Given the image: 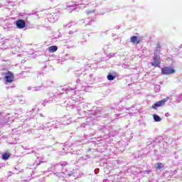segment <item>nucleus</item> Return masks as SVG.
<instances>
[{
	"mask_svg": "<svg viewBox=\"0 0 182 182\" xmlns=\"http://www.w3.org/2000/svg\"><path fill=\"white\" fill-rule=\"evenodd\" d=\"M152 66H160V50L156 49L154 51V62L151 63Z\"/></svg>",
	"mask_w": 182,
	"mask_h": 182,
	"instance_id": "f257e3e1",
	"label": "nucleus"
},
{
	"mask_svg": "<svg viewBox=\"0 0 182 182\" xmlns=\"http://www.w3.org/2000/svg\"><path fill=\"white\" fill-rule=\"evenodd\" d=\"M161 73L163 75H173V73H176V70L170 67H164L161 69Z\"/></svg>",
	"mask_w": 182,
	"mask_h": 182,
	"instance_id": "f03ea898",
	"label": "nucleus"
},
{
	"mask_svg": "<svg viewBox=\"0 0 182 182\" xmlns=\"http://www.w3.org/2000/svg\"><path fill=\"white\" fill-rule=\"evenodd\" d=\"M167 100H168V98H164V100L156 102L154 105H152V109H154V110H157V107H161V106H164Z\"/></svg>",
	"mask_w": 182,
	"mask_h": 182,
	"instance_id": "7ed1b4c3",
	"label": "nucleus"
},
{
	"mask_svg": "<svg viewBox=\"0 0 182 182\" xmlns=\"http://www.w3.org/2000/svg\"><path fill=\"white\" fill-rule=\"evenodd\" d=\"M6 83H12L14 82V74L11 72H7L5 73Z\"/></svg>",
	"mask_w": 182,
	"mask_h": 182,
	"instance_id": "20e7f679",
	"label": "nucleus"
},
{
	"mask_svg": "<svg viewBox=\"0 0 182 182\" xmlns=\"http://www.w3.org/2000/svg\"><path fill=\"white\" fill-rule=\"evenodd\" d=\"M16 26L18 28V29H23V28L26 26V23H25V21L23 19H20L16 21Z\"/></svg>",
	"mask_w": 182,
	"mask_h": 182,
	"instance_id": "39448f33",
	"label": "nucleus"
},
{
	"mask_svg": "<svg viewBox=\"0 0 182 182\" xmlns=\"http://www.w3.org/2000/svg\"><path fill=\"white\" fill-rule=\"evenodd\" d=\"M131 42L132 43H136V45H139V43H140V41H139V39L137 38V36H136L131 37Z\"/></svg>",
	"mask_w": 182,
	"mask_h": 182,
	"instance_id": "423d86ee",
	"label": "nucleus"
},
{
	"mask_svg": "<svg viewBox=\"0 0 182 182\" xmlns=\"http://www.w3.org/2000/svg\"><path fill=\"white\" fill-rule=\"evenodd\" d=\"M56 50H58V46H52L49 48L50 52L53 53V52H56Z\"/></svg>",
	"mask_w": 182,
	"mask_h": 182,
	"instance_id": "0eeeda50",
	"label": "nucleus"
},
{
	"mask_svg": "<svg viewBox=\"0 0 182 182\" xmlns=\"http://www.w3.org/2000/svg\"><path fill=\"white\" fill-rule=\"evenodd\" d=\"M154 120H155V122H161V118L157 114H154Z\"/></svg>",
	"mask_w": 182,
	"mask_h": 182,
	"instance_id": "6e6552de",
	"label": "nucleus"
},
{
	"mask_svg": "<svg viewBox=\"0 0 182 182\" xmlns=\"http://www.w3.org/2000/svg\"><path fill=\"white\" fill-rule=\"evenodd\" d=\"M107 79L108 80H114V79H116V76L109 74L107 75Z\"/></svg>",
	"mask_w": 182,
	"mask_h": 182,
	"instance_id": "1a4fd4ad",
	"label": "nucleus"
},
{
	"mask_svg": "<svg viewBox=\"0 0 182 182\" xmlns=\"http://www.w3.org/2000/svg\"><path fill=\"white\" fill-rule=\"evenodd\" d=\"M9 157H10L9 154H4L2 159H3V160H8L9 159Z\"/></svg>",
	"mask_w": 182,
	"mask_h": 182,
	"instance_id": "9d476101",
	"label": "nucleus"
},
{
	"mask_svg": "<svg viewBox=\"0 0 182 182\" xmlns=\"http://www.w3.org/2000/svg\"><path fill=\"white\" fill-rule=\"evenodd\" d=\"M154 91H155L156 93H159V92H160V85H155V87H154Z\"/></svg>",
	"mask_w": 182,
	"mask_h": 182,
	"instance_id": "9b49d317",
	"label": "nucleus"
},
{
	"mask_svg": "<svg viewBox=\"0 0 182 182\" xmlns=\"http://www.w3.org/2000/svg\"><path fill=\"white\" fill-rule=\"evenodd\" d=\"M163 164L161 163H157L156 168L157 170H161L163 168Z\"/></svg>",
	"mask_w": 182,
	"mask_h": 182,
	"instance_id": "f8f14e48",
	"label": "nucleus"
},
{
	"mask_svg": "<svg viewBox=\"0 0 182 182\" xmlns=\"http://www.w3.org/2000/svg\"><path fill=\"white\" fill-rule=\"evenodd\" d=\"M33 89H34V92H38V90L41 89V87H33Z\"/></svg>",
	"mask_w": 182,
	"mask_h": 182,
	"instance_id": "ddd939ff",
	"label": "nucleus"
},
{
	"mask_svg": "<svg viewBox=\"0 0 182 182\" xmlns=\"http://www.w3.org/2000/svg\"><path fill=\"white\" fill-rule=\"evenodd\" d=\"M156 48L157 49H161V46L160 44H158Z\"/></svg>",
	"mask_w": 182,
	"mask_h": 182,
	"instance_id": "4468645a",
	"label": "nucleus"
},
{
	"mask_svg": "<svg viewBox=\"0 0 182 182\" xmlns=\"http://www.w3.org/2000/svg\"><path fill=\"white\" fill-rule=\"evenodd\" d=\"M93 12H95V11H87V14L89 15V14H92Z\"/></svg>",
	"mask_w": 182,
	"mask_h": 182,
	"instance_id": "2eb2a0df",
	"label": "nucleus"
},
{
	"mask_svg": "<svg viewBox=\"0 0 182 182\" xmlns=\"http://www.w3.org/2000/svg\"><path fill=\"white\" fill-rule=\"evenodd\" d=\"M28 90H32V87H28Z\"/></svg>",
	"mask_w": 182,
	"mask_h": 182,
	"instance_id": "dca6fc26",
	"label": "nucleus"
},
{
	"mask_svg": "<svg viewBox=\"0 0 182 182\" xmlns=\"http://www.w3.org/2000/svg\"><path fill=\"white\" fill-rule=\"evenodd\" d=\"M132 114H133V113H132V112H129V116H132Z\"/></svg>",
	"mask_w": 182,
	"mask_h": 182,
	"instance_id": "f3484780",
	"label": "nucleus"
},
{
	"mask_svg": "<svg viewBox=\"0 0 182 182\" xmlns=\"http://www.w3.org/2000/svg\"><path fill=\"white\" fill-rule=\"evenodd\" d=\"M118 116H120V114H119V115L116 114V115H115V118L117 119V117H118Z\"/></svg>",
	"mask_w": 182,
	"mask_h": 182,
	"instance_id": "a211bd4d",
	"label": "nucleus"
},
{
	"mask_svg": "<svg viewBox=\"0 0 182 182\" xmlns=\"http://www.w3.org/2000/svg\"><path fill=\"white\" fill-rule=\"evenodd\" d=\"M180 48H182V44L180 45Z\"/></svg>",
	"mask_w": 182,
	"mask_h": 182,
	"instance_id": "6ab92c4d",
	"label": "nucleus"
},
{
	"mask_svg": "<svg viewBox=\"0 0 182 182\" xmlns=\"http://www.w3.org/2000/svg\"><path fill=\"white\" fill-rule=\"evenodd\" d=\"M55 19H58V17H56Z\"/></svg>",
	"mask_w": 182,
	"mask_h": 182,
	"instance_id": "aec40b11",
	"label": "nucleus"
}]
</instances>
